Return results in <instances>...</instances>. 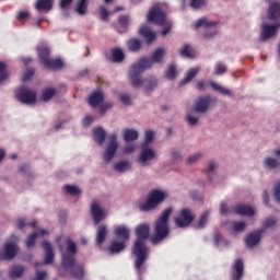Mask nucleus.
I'll return each mask as SVG.
<instances>
[{
  "label": "nucleus",
  "instance_id": "13d9d810",
  "mask_svg": "<svg viewBox=\"0 0 280 280\" xmlns=\"http://www.w3.org/2000/svg\"><path fill=\"white\" fill-rule=\"evenodd\" d=\"M26 19H30V12L21 11L18 13V21H26Z\"/></svg>",
  "mask_w": 280,
  "mask_h": 280
},
{
  "label": "nucleus",
  "instance_id": "c03bdc74",
  "mask_svg": "<svg viewBox=\"0 0 280 280\" xmlns=\"http://www.w3.org/2000/svg\"><path fill=\"white\" fill-rule=\"evenodd\" d=\"M183 58H194V51L191 50V46L184 45L179 51Z\"/></svg>",
  "mask_w": 280,
  "mask_h": 280
},
{
  "label": "nucleus",
  "instance_id": "2eb2a0df",
  "mask_svg": "<svg viewBox=\"0 0 280 280\" xmlns=\"http://www.w3.org/2000/svg\"><path fill=\"white\" fill-rule=\"evenodd\" d=\"M191 222H194V213L187 208H184L179 212V215L175 219V224H177L179 229H185V226H189Z\"/></svg>",
  "mask_w": 280,
  "mask_h": 280
},
{
  "label": "nucleus",
  "instance_id": "b1692460",
  "mask_svg": "<svg viewBox=\"0 0 280 280\" xmlns=\"http://www.w3.org/2000/svg\"><path fill=\"white\" fill-rule=\"evenodd\" d=\"M45 235H49V231L44 229H39L37 232L30 234L26 240V248H32L34 244H36L37 237H45Z\"/></svg>",
  "mask_w": 280,
  "mask_h": 280
},
{
  "label": "nucleus",
  "instance_id": "6e6d98bb",
  "mask_svg": "<svg viewBox=\"0 0 280 280\" xmlns=\"http://www.w3.org/2000/svg\"><path fill=\"white\" fill-rule=\"evenodd\" d=\"M171 159L173 161H180V159H183V153L180 151L177 150H171Z\"/></svg>",
  "mask_w": 280,
  "mask_h": 280
},
{
  "label": "nucleus",
  "instance_id": "de8ad7c7",
  "mask_svg": "<svg viewBox=\"0 0 280 280\" xmlns=\"http://www.w3.org/2000/svg\"><path fill=\"white\" fill-rule=\"evenodd\" d=\"M65 191H67V194H69L70 196H80L81 191L80 188H78V186H73V185H66L63 187Z\"/></svg>",
  "mask_w": 280,
  "mask_h": 280
},
{
  "label": "nucleus",
  "instance_id": "4468645a",
  "mask_svg": "<svg viewBox=\"0 0 280 280\" xmlns=\"http://www.w3.org/2000/svg\"><path fill=\"white\" fill-rule=\"evenodd\" d=\"M147 21L149 23H155V25H163L165 23V12L159 5H154L149 11Z\"/></svg>",
  "mask_w": 280,
  "mask_h": 280
},
{
  "label": "nucleus",
  "instance_id": "f257e3e1",
  "mask_svg": "<svg viewBox=\"0 0 280 280\" xmlns=\"http://www.w3.org/2000/svg\"><path fill=\"white\" fill-rule=\"evenodd\" d=\"M137 240L133 245L132 255L136 256L135 268L138 275H143L145 269L143 265L148 259V246L145 245V240L150 237V225L142 223L136 228Z\"/></svg>",
  "mask_w": 280,
  "mask_h": 280
},
{
  "label": "nucleus",
  "instance_id": "58836bf2",
  "mask_svg": "<svg viewBox=\"0 0 280 280\" xmlns=\"http://www.w3.org/2000/svg\"><path fill=\"white\" fill-rule=\"evenodd\" d=\"M104 240H106V228L105 225H100L96 233V244H104Z\"/></svg>",
  "mask_w": 280,
  "mask_h": 280
},
{
  "label": "nucleus",
  "instance_id": "1a4fd4ad",
  "mask_svg": "<svg viewBox=\"0 0 280 280\" xmlns=\"http://www.w3.org/2000/svg\"><path fill=\"white\" fill-rule=\"evenodd\" d=\"M108 143L103 154V159L105 163H110L113 159H115V154H117V148H119V142H117V135L112 133L108 136Z\"/></svg>",
  "mask_w": 280,
  "mask_h": 280
},
{
  "label": "nucleus",
  "instance_id": "7c9ffc66",
  "mask_svg": "<svg viewBox=\"0 0 280 280\" xmlns=\"http://www.w3.org/2000/svg\"><path fill=\"white\" fill-rule=\"evenodd\" d=\"M122 137L126 143H130V141H137L139 139V132L135 129H126L122 131Z\"/></svg>",
  "mask_w": 280,
  "mask_h": 280
},
{
  "label": "nucleus",
  "instance_id": "dca6fc26",
  "mask_svg": "<svg viewBox=\"0 0 280 280\" xmlns=\"http://www.w3.org/2000/svg\"><path fill=\"white\" fill-rule=\"evenodd\" d=\"M280 24H261L260 40H270V38L277 36V30H279Z\"/></svg>",
  "mask_w": 280,
  "mask_h": 280
},
{
  "label": "nucleus",
  "instance_id": "f03ea898",
  "mask_svg": "<svg viewBox=\"0 0 280 280\" xmlns=\"http://www.w3.org/2000/svg\"><path fill=\"white\" fill-rule=\"evenodd\" d=\"M164 56L165 48H158L152 52L151 58L143 57L131 66L129 78L132 86H141V81L137 79V75H141V73H143L145 69H150L154 62H163Z\"/></svg>",
  "mask_w": 280,
  "mask_h": 280
},
{
  "label": "nucleus",
  "instance_id": "4c0bfd02",
  "mask_svg": "<svg viewBox=\"0 0 280 280\" xmlns=\"http://www.w3.org/2000/svg\"><path fill=\"white\" fill-rule=\"evenodd\" d=\"M198 116L194 109H189L186 114V121L188 126H196L198 124Z\"/></svg>",
  "mask_w": 280,
  "mask_h": 280
},
{
  "label": "nucleus",
  "instance_id": "052dcab7",
  "mask_svg": "<svg viewBox=\"0 0 280 280\" xmlns=\"http://www.w3.org/2000/svg\"><path fill=\"white\" fill-rule=\"evenodd\" d=\"M119 100L122 104H126L127 106H130V96H128V94L120 95Z\"/></svg>",
  "mask_w": 280,
  "mask_h": 280
},
{
  "label": "nucleus",
  "instance_id": "680f3d73",
  "mask_svg": "<svg viewBox=\"0 0 280 280\" xmlns=\"http://www.w3.org/2000/svg\"><path fill=\"white\" fill-rule=\"evenodd\" d=\"M130 22V18L128 15H121L119 18V23L122 25V27H126L128 23Z\"/></svg>",
  "mask_w": 280,
  "mask_h": 280
},
{
  "label": "nucleus",
  "instance_id": "49530a36",
  "mask_svg": "<svg viewBox=\"0 0 280 280\" xmlns=\"http://www.w3.org/2000/svg\"><path fill=\"white\" fill-rule=\"evenodd\" d=\"M246 229V223L244 221H236L232 223V231L234 233H242Z\"/></svg>",
  "mask_w": 280,
  "mask_h": 280
},
{
  "label": "nucleus",
  "instance_id": "f704fd0d",
  "mask_svg": "<svg viewBox=\"0 0 280 280\" xmlns=\"http://www.w3.org/2000/svg\"><path fill=\"white\" fill-rule=\"evenodd\" d=\"M200 72V68H191L190 70H188L186 72L185 78L182 80L180 84H188V82L190 80H194V78H196V75H198V73Z\"/></svg>",
  "mask_w": 280,
  "mask_h": 280
},
{
  "label": "nucleus",
  "instance_id": "72a5a7b5",
  "mask_svg": "<svg viewBox=\"0 0 280 280\" xmlns=\"http://www.w3.org/2000/svg\"><path fill=\"white\" fill-rule=\"evenodd\" d=\"M208 84L209 86H211L213 91L221 93V95H228L229 97H231V90L223 88L222 85L215 83L214 81H209Z\"/></svg>",
  "mask_w": 280,
  "mask_h": 280
},
{
  "label": "nucleus",
  "instance_id": "aec40b11",
  "mask_svg": "<svg viewBox=\"0 0 280 280\" xmlns=\"http://www.w3.org/2000/svg\"><path fill=\"white\" fill-rule=\"evenodd\" d=\"M261 233H264V230H258L256 232L249 233L245 237V244H246L247 248H255V246H257V244H259V242L261 240Z\"/></svg>",
  "mask_w": 280,
  "mask_h": 280
},
{
  "label": "nucleus",
  "instance_id": "c85d7f7f",
  "mask_svg": "<svg viewBox=\"0 0 280 280\" xmlns=\"http://www.w3.org/2000/svg\"><path fill=\"white\" fill-rule=\"evenodd\" d=\"M23 272H25V267L14 265L9 270V277L10 279H20V277H23Z\"/></svg>",
  "mask_w": 280,
  "mask_h": 280
},
{
  "label": "nucleus",
  "instance_id": "ddd939ff",
  "mask_svg": "<svg viewBox=\"0 0 280 280\" xmlns=\"http://www.w3.org/2000/svg\"><path fill=\"white\" fill-rule=\"evenodd\" d=\"M16 98L22 104L30 106L36 104V93L27 88H20L16 94Z\"/></svg>",
  "mask_w": 280,
  "mask_h": 280
},
{
  "label": "nucleus",
  "instance_id": "5fc2aeb1",
  "mask_svg": "<svg viewBox=\"0 0 280 280\" xmlns=\"http://www.w3.org/2000/svg\"><path fill=\"white\" fill-rule=\"evenodd\" d=\"M207 3V0H190V5L194 10H198V8H202Z\"/></svg>",
  "mask_w": 280,
  "mask_h": 280
},
{
  "label": "nucleus",
  "instance_id": "8fccbe9b",
  "mask_svg": "<svg viewBox=\"0 0 280 280\" xmlns=\"http://www.w3.org/2000/svg\"><path fill=\"white\" fill-rule=\"evenodd\" d=\"M222 73H226V66L222 62H218L214 67V75H222Z\"/></svg>",
  "mask_w": 280,
  "mask_h": 280
},
{
  "label": "nucleus",
  "instance_id": "9b49d317",
  "mask_svg": "<svg viewBox=\"0 0 280 280\" xmlns=\"http://www.w3.org/2000/svg\"><path fill=\"white\" fill-rule=\"evenodd\" d=\"M154 159H156V151L145 144H142L141 152L138 158L139 163H141L143 167H148L150 162L154 161Z\"/></svg>",
  "mask_w": 280,
  "mask_h": 280
},
{
  "label": "nucleus",
  "instance_id": "09e8293b",
  "mask_svg": "<svg viewBox=\"0 0 280 280\" xmlns=\"http://www.w3.org/2000/svg\"><path fill=\"white\" fill-rule=\"evenodd\" d=\"M10 74L5 71V63L0 62V84H2L4 80H8Z\"/></svg>",
  "mask_w": 280,
  "mask_h": 280
},
{
  "label": "nucleus",
  "instance_id": "3c124183",
  "mask_svg": "<svg viewBox=\"0 0 280 280\" xmlns=\"http://www.w3.org/2000/svg\"><path fill=\"white\" fill-rule=\"evenodd\" d=\"M165 75L167 80H174L176 78V67L174 65L168 66Z\"/></svg>",
  "mask_w": 280,
  "mask_h": 280
},
{
  "label": "nucleus",
  "instance_id": "e2e57ef3",
  "mask_svg": "<svg viewBox=\"0 0 280 280\" xmlns=\"http://www.w3.org/2000/svg\"><path fill=\"white\" fill-rule=\"evenodd\" d=\"M108 108H113V104L105 103L100 106V113L104 114L108 110Z\"/></svg>",
  "mask_w": 280,
  "mask_h": 280
},
{
  "label": "nucleus",
  "instance_id": "c9c22d12",
  "mask_svg": "<svg viewBox=\"0 0 280 280\" xmlns=\"http://www.w3.org/2000/svg\"><path fill=\"white\" fill-rule=\"evenodd\" d=\"M279 162L277 159L272 158V156H267L264 160V166L267 170H277V167H279Z\"/></svg>",
  "mask_w": 280,
  "mask_h": 280
},
{
  "label": "nucleus",
  "instance_id": "f3484780",
  "mask_svg": "<svg viewBox=\"0 0 280 280\" xmlns=\"http://www.w3.org/2000/svg\"><path fill=\"white\" fill-rule=\"evenodd\" d=\"M42 246L45 250V258H44V261L43 262H35L34 266L35 268H40V266H45L46 265H49V264H54V248L51 247V244L47 241H44L42 243Z\"/></svg>",
  "mask_w": 280,
  "mask_h": 280
},
{
  "label": "nucleus",
  "instance_id": "0e129e2a",
  "mask_svg": "<svg viewBox=\"0 0 280 280\" xmlns=\"http://www.w3.org/2000/svg\"><path fill=\"white\" fill-rule=\"evenodd\" d=\"M172 30V23L167 22L163 31L161 32L162 36H166L167 33Z\"/></svg>",
  "mask_w": 280,
  "mask_h": 280
},
{
  "label": "nucleus",
  "instance_id": "2f4dec72",
  "mask_svg": "<svg viewBox=\"0 0 280 280\" xmlns=\"http://www.w3.org/2000/svg\"><path fill=\"white\" fill-rule=\"evenodd\" d=\"M52 0H37L35 3L36 10L49 12L52 8Z\"/></svg>",
  "mask_w": 280,
  "mask_h": 280
},
{
  "label": "nucleus",
  "instance_id": "39448f33",
  "mask_svg": "<svg viewBox=\"0 0 280 280\" xmlns=\"http://www.w3.org/2000/svg\"><path fill=\"white\" fill-rule=\"evenodd\" d=\"M166 197L167 192H165V190L154 189L149 194L147 201L139 206V209L140 211H152V209H156Z\"/></svg>",
  "mask_w": 280,
  "mask_h": 280
},
{
  "label": "nucleus",
  "instance_id": "412c9836",
  "mask_svg": "<svg viewBox=\"0 0 280 280\" xmlns=\"http://www.w3.org/2000/svg\"><path fill=\"white\" fill-rule=\"evenodd\" d=\"M91 213L95 224H100L104 220V210L100 207L97 201H93L91 205Z\"/></svg>",
  "mask_w": 280,
  "mask_h": 280
},
{
  "label": "nucleus",
  "instance_id": "423d86ee",
  "mask_svg": "<svg viewBox=\"0 0 280 280\" xmlns=\"http://www.w3.org/2000/svg\"><path fill=\"white\" fill-rule=\"evenodd\" d=\"M221 215H229L230 213H236V215H247L248 218L255 215V209L250 206L238 205L233 209L226 208V202H221L220 205Z\"/></svg>",
  "mask_w": 280,
  "mask_h": 280
},
{
  "label": "nucleus",
  "instance_id": "393cba45",
  "mask_svg": "<svg viewBox=\"0 0 280 280\" xmlns=\"http://www.w3.org/2000/svg\"><path fill=\"white\" fill-rule=\"evenodd\" d=\"M139 75H141V74L137 75V80H139L141 82V84L133 85V86H136V89H139V86H144L145 91H152V90L156 89L159 81H156L155 78H149V79L141 80V78H139Z\"/></svg>",
  "mask_w": 280,
  "mask_h": 280
},
{
  "label": "nucleus",
  "instance_id": "6e6552de",
  "mask_svg": "<svg viewBox=\"0 0 280 280\" xmlns=\"http://www.w3.org/2000/svg\"><path fill=\"white\" fill-rule=\"evenodd\" d=\"M218 102V98L212 97L211 95H205V96H199L192 106V110L195 113H200L201 115L207 113L213 104Z\"/></svg>",
  "mask_w": 280,
  "mask_h": 280
},
{
  "label": "nucleus",
  "instance_id": "bf43d9fd",
  "mask_svg": "<svg viewBox=\"0 0 280 280\" xmlns=\"http://www.w3.org/2000/svg\"><path fill=\"white\" fill-rule=\"evenodd\" d=\"M101 16H102L103 21H107L108 16H110V12H108V10H106V8L101 7Z\"/></svg>",
  "mask_w": 280,
  "mask_h": 280
},
{
  "label": "nucleus",
  "instance_id": "4be33fe9",
  "mask_svg": "<svg viewBox=\"0 0 280 280\" xmlns=\"http://www.w3.org/2000/svg\"><path fill=\"white\" fill-rule=\"evenodd\" d=\"M114 234L120 242H128L130 240V230L126 225H118L114 230Z\"/></svg>",
  "mask_w": 280,
  "mask_h": 280
},
{
  "label": "nucleus",
  "instance_id": "473e14b6",
  "mask_svg": "<svg viewBox=\"0 0 280 280\" xmlns=\"http://www.w3.org/2000/svg\"><path fill=\"white\" fill-rule=\"evenodd\" d=\"M126 248V243L124 241L117 242L114 241L112 242V245L109 246L108 250L112 255H115L117 253H121Z\"/></svg>",
  "mask_w": 280,
  "mask_h": 280
},
{
  "label": "nucleus",
  "instance_id": "6ab92c4d",
  "mask_svg": "<svg viewBox=\"0 0 280 280\" xmlns=\"http://www.w3.org/2000/svg\"><path fill=\"white\" fill-rule=\"evenodd\" d=\"M16 253H19V247L14 243H5L3 252L1 254V259H14L16 257Z\"/></svg>",
  "mask_w": 280,
  "mask_h": 280
},
{
  "label": "nucleus",
  "instance_id": "5701e85b",
  "mask_svg": "<svg viewBox=\"0 0 280 280\" xmlns=\"http://www.w3.org/2000/svg\"><path fill=\"white\" fill-rule=\"evenodd\" d=\"M102 102H104V92L101 90L93 92L88 98V104H90L92 108H97Z\"/></svg>",
  "mask_w": 280,
  "mask_h": 280
},
{
  "label": "nucleus",
  "instance_id": "79ce46f5",
  "mask_svg": "<svg viewBox=\"0 0 280 280\" xmlns=\"http://www.w3.org/2000/svg\"><path fill=\"white\" fill-rule=\"evenodd\" d=\"M55 95H56V89L49 88L43 91L42 100L43 102H49V100H51V97H54Z\"/></svg>",
  "mask_w": 280,
  "mask_h": 280
},
{
  "label": "nucleus",
  "instance_id": "a878e982",
  "mask_svg": "<svg viewBox=\"0 0 280 280\" xmlns=\"http://www.w3.org/2000/svg\"><path fill=\"white\" fill-rule=\"evenodd\" d=\"M113 170L118 174H124L132 170V164L128 160L118 161L113 164Z\"/></svg>",
  "mask_w": 280,
  "mask_h": 280
},
{
  "label": "nucleus",
  "instance_id": "774afa93",
  "mask_svg": "<svg viewBox=\"0 0 280 280\" xmlns=\"http://www.w3.org/2000/svg\"><path fill=\"white\" fill-rule=\"evenodd\" d=\"M132 152H135V145H133V144H128V145L125 148V153H126V154H132Z\"/></svg>",
  "mask_w": 280,
  "mask_h": 280
},
{
  "label": "nucleus",
  "instance_id": "bb28decb",
  "mask_svg": "<svg viewBox=\"0 0 280 280\" xmlns=\"http://www.w3.org/2000/svg\"><path fill=\"white\" fill-rule=\"evenodd\" d=\"M268 19L275 21L280 18V2H272L268 9Z\"/></svg>",
  "mask_w": 280,
  "mask_h": 280
},
{
  "label": "nucleus",
  "instance_id": "e433bc0d",
  "mask_svg": "<svg viewBox=\"0 0 280 280\" xmlns=\"http://www.w3.org/2000/svg\"><path fill=\"white\" fill-rule=\"evenodd\" d=\"M89 0H78L77 1V7H75V12L77 14L84 15L86 14V10L89 8Z\"/></svg>",
  "mask_w": 280,
  "mask_h": 280
},
{
  "label": "nucleus",
  "instance_id": "7ed1b4c3",
  "mask_svg": "<svg viewBox=\"0 0 280 280\" xmlns=\"http://www.w3.org/2000/svg\"><path fill=\"white\" fill-rule=\"evenodd\" d=\"M65 242L67 244V253L62 257V268L65 270H70V273L74 279H83L84 267L81 264L75 262V253H78L75 243L69 240V237H66Z\"/></svg>",
  "mask_w": 280,
  "mask_h": 280
},
{
  "label": "nucleus",
  "instance_id": "37998d69",
  "mask_svg": "<svg viewBox=\"0 0 280 280\" xmlns=\"http://www.w3.org/2000/svg\"><path fill=\"white\" fill-rule=\"evenodd\" d=\"M200 159H202V153H194L186 159V165H194L195 163H198Z\"/></svg>",
  "mask_w": 280,
  "mask_h": 280
},
{
  "label": "nucleus",
  "instance_id": "0eeeda50",
  "mask_svg": "<svg viewBox=\"0 0 280 280\" xmlns=\"http://www.w3.org/2000/svg\"><path fill=\"white\" fill-rule=\"evenodd\" d=\"M39 60L46 67V69H62L63 62L60 59H50L49 58V48L44 47H37Z\"/></svg>",
  "mask_w": 280,
  "mask_h": 280
},
{
  "label": "nucleus",
  "instance_id": "20e7f679",
  "mask_svg": "<svg viewBox=\"0 0 280 280\" xmlns=\"http://www.w3.org/2000/svg\"><path fill=\"white\" fill-rule=\"evenodd\" d=\"M170 215H172V208H166L155 221L154 234L151 235L152 244H159L166 235H170V225H167Z\"/></svg>",
  "mask_w": 280,
  "mask_h": 280
},
{
  "label": "nucleus",
  "instance_id": "ea45409f",
  "mask_svg": "<svg viewBox=\"0 0 280 280\" xmlns=\"http://www.w3.org/2000/svg\"><path fill=\"white\" fill-rule=\"evenodd\" d=\"M112 60L113 62H122L124 61V50L119 48H114L112 50Z\"/></svg>",
  "mask_w": 280,
  "mask_h": 280
},
{
  "label": "nucleus",
  "instance_id": "a18cd8bd",
  "mask_svg": "<svg viewBox=\"0 0 280 280\" xmlns=\"http://www.w3.org/2000/svg\"><path fill=\"white\" fill-rule=\"evenodd\" d=\"M128 47L130 51H139V49H141V40L138 38L130 39L128 42Z\"/></svg>",
  "mask_w": 280,
  "mask_h": 280
},
{
  "label": "nucleus",
  "instance_id": "864d4df0",
  "mask_svg": "<svg viewBox=\"0 0 280 280\" xmlns=\"http://www.w3.org/2000/svg\"><path fill=\"white\" fill-rule=\"evenodd\" d=\"M152 141H154V131L147 130L145 131V141H144V143L142 145H147L148 147V144L152 143Z\"/></svg>",
  "mask_w": 280,
  "mask_h": 280
},
{
  "label": "nucleus",
  "instance_id": "69168bd1",
  "mask_svg": "<svg viewBox=\"0 0 280 280\" xmlns=\"http://www.w3.org/2000/svg\"><path fill=\"white\" fill-rule=\"evenodd\" d=\"M45 277H47V272L36 271V280H45Z\"/></svg>",
  "mask_w": 280,
  "mask_h": 280
},
{
  "label": "nucleus",
  "instance_id": "f8f14e48",
  "mask_svg": "<svg viewBox=\"0 0 280 280\" xmlns=\"http://www.w3.org/2000/svg\"><path fill=\"white\" fill-rule=\"evenodd\" d=\"M215 167H218V164L215 162L211 161L208 163V166L205 170V174L208 176V179L202 180L200 179L198 182V185H201V187H211L215 185Z\"/></svg>",
  "mask_w": 280,
  "mask_h": 280
},
{
  "label": "nucleus",
  "instance_id": "4d7b16f0",
  "mask_svg": "<svg viewBox=\"0 0 280 280\" xmlns=\"http://www.w3.org/2000/svg\"><path fill=\"white\" fill-rule=\"evenodd\" d=\"M33 77H34V70L33 69H28L23 74L22 82H27V80H32Z\"/></svg>",
  "mask_w": 280,
  "mask_h": 280
},
{
  "label": "nucleus",
  "instance_id": "338daca9",
  "mask_svg": "<svg viewBox=\"0 0 280 280\" xmlns=\"http://www.w3.org/2000/svg\"><path fill=\"white\" fill-rule=\"evenodd\" d=\"M93 122V116H86L83 120V126H91Z\"/></svg>",
  "mask_w": 280,
  "mask_h": 280
},
{
  "label": "nucleus",
  "instance_id": "cd10ccee",
  "mask_svg": "<svg viewBox=\"0 0 280 280\" xmlns=\"http://www.w3.org/2000/svg\"><path fill=\"white\" fill-rule=\"evenodd\" d=\"M140 36H142L147 43H152L156 38V33L153 32L149 26H142L139 30Z\"/></svg>",
  "mask_w": 280,
  "mask_h": 280
},
{
  "label": "nucleus",
  "instance_id": "c756f323",
  "mask_svg": "<svg viewBox=\"0 0 280 280\" xmlns=\"http://www.w3.org/2000/svg\"><path fill=\"white\" fill-rule=\"evenodd\" d=\"M93 137L94 141L102 145L106 141V131L102 127L95 128L93 129Z\"/></svg>",
  "mask_w": 280,
  "mask_h": 280
},
{
  "label": "nucleus",
  "instance_id": "9d476101",
  "mask_svg": "<svg viewBox=\"0 0 280 280\" xmlns=\"http://www.w3.org/2000/svg\"><path fill=\"white\" fill-rule=\"evenodd\" d=\"M215 25H218L217 22L209 21L207 18H202L194 24V27L195 30H198V27H205L207 32H210L205 33V38H212V36H215V34H218V27Z\"/></svg>",
  "mask_w": 280,
  "mask_h": 280
},
{
  "label": "nucleus",
  "instance_id": "a19ab883",
  "mask_svg": "<svg viewBox=\"0 0 280 280\" xmlns=\"http://www.w3.org/2000/svg\"><path fill=\"white\" fill-rule=\"evenodd\" d=\"M210 213H211V211L207 210V211H205V212L200 215V218H199V220H198V222H197L198 229H205V226H207V222H209V215H210Z\"/></svg>",
  "mask_w": 280,
  "mask_h": 280
},
{
  "label": "nucleus",
  "instance_id": "603ef678",
  "mask_svg": "<svg viewBox=\"0 0 280 280\" xmlns=\"http://www.w3.org/2000/svg\"><path fill=\"white\" fill-rule=\"evenodd\" d=\"M275 224H277V219L270 217L267 218L264 223H262V228L264 229H271V226H275Z\"/></svg>",
  "mask_w": 280,
  "mask_h": 280
},
{
  "label": "nucleus",
  "instance_id": "a211bd4d",
  "mask_svg": "<svg viewBox=\"0 0 280 280\" xmlns=\"http://www.w3.org/2000/svg\"><path fill=\"white\" fill-rule=\"evenodd\" d=\"M244 277V260L237 258L232 266V280H241Z\"/></svg>",
  "mask_w": 280,
  "mask_h": 280
}]
</instances>
